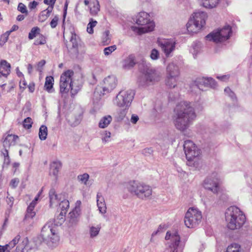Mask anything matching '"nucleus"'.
I'll use <instances>...</instances> for the list:
<instances>
[{
	"label": "nucleus",
	"instance_id": "obj_8",
	"mask_svg": "<svg viewBox=\"0 0 252 252\" xmlns=\"http://www.w3.org/2000/svg\"><path fill=\"white\" fill-rule=\"evenodd\" d=\"M73 71L68 70L63 72L60 77V92L61 93H67L70 89L72 95L75 94L79 89H74V84L72 82L71 77L73 75Z\"/></svg>",
	"mask_w": 252,
	"mask_h": 252
},
{
	"label": "nucleus",
	"instance_id": "obj_63",
	"mask_svg": "<svg viewBox=\"0 0 252 252\" xmlns=\"http://www.w3.org/2000/svg\"><path fill=\"white\" fill-rule=\"evenodd\" d=\"M80 122H81V118H77L76 119L75 121L71 124V126H76L80 124Z\"/></svg>",
	"mask_w": 252,
	"mask_h": 252
},
{
	"label": "nucleus",
	"instance_id": "obj_7",
	"mask_svg": "<svg viewBox=\"0 0 252 252\" xmlns=\"http://www.w3.org/2000/svg\"><path fill=\"white\" fill-rule=\"evenodd\" d=\"M165 239L167 241L165 252H180L183 249L180 244L181 237L177 231H167Z\"/></svg>",
	"mask_w": 252,
	"mask_h": 252
},
{
	"label": "nucleus",
	"instance_id": "obj_27",
	"mask_svg": "<svg viewBox=\"0 0 252 252\" xmlns=\"http://www.w3.org/2000/svg\"><path fill=\"white\" fill-rule=\"evenodd\" d=\"M0 67L4 70L5 72H3L4 77L6 78L10 72L11 66L10 63L5 60H1L0 63Z\"/></svg>",
	"mask_w": 252,
	"mask_h": 252
},
{
	"label": "nucleus",
	"instance_id": "obj_14",
	"mask_svg": "<svg viewBox=\"0 0 252 252\" xmlns=\"http://www.w3.org/2000/svg\"><path fill=\"white\" fill-rule=\"evenodd\" d=\"M219 182L220 178L218 174L216 172H214L204 180L203 187L206 189L211 191L215 194H217L220 189Z\"/></svg>",
	"mask_w": 252,
	"mask_h": 252
},
{
	"label": "nucleus",
	"instance_id": "obj_25",
	"mask_svg": "<svg viewBox=\"0 0 252 252\" xmlns=\"http://www.w3.org/2000/svg\"><path fill=\"white\" fill-rule=\"evenodd\" d=\"M90 13L92 15H96L99 11V4L97 0L91 1L90 5Z\"/></svg>",
	"mask_w": 252,
	"mask_h": 252
},
{
	"label": "nucleus",
	"instance_id": "obj_34",
	"mask_svg": "<svg viewBox=\"0 0 252 252\" xmlns=\"http://www.w3.org/2000/svg\"><path fill=\"white\" fill-rule=\"evenodd\" d=\"M39 137L41 140H44L47 138V127L44 125H42L39 130Z\"/></svg>",
	"mask_w": 252,
	"mask_h": 252
},
{
	"label": "nucleus",
	"instance_id": "obj_20",
	"mask_svg": "<svg viewBox=\"0 0 252 252\" xmlns=\"http://www.w3.org/2000/svg\"><path fill=\"white\" fill-rule=\"evenodd\" d=\"M49 196L50 198V206L52 207L53 205L57 206L58 205L61 200V197L56 193L54 189H51L49 192Z\"/></svg>",
	"mask_w": 252,
	"mask_h": 252
},
{
	"label": "nucleus",
	"instance_id": "obj_33",
	"mask_svg": "<svg viewBox=\"0 0 252 252\" xmlns=\"http://www.w3.org/2000/svg\"><path fill=\"white\" fill-rule=\"evenodd\" d=\"M203 6L206 8H213L216 7L220 0H204Z\"/></svg>",
	"mask_w": 252,
	"mask_h": 252
},
{
	"label": "nucleus",
	"instance_id": "obj_21",
	"mask_svg": "<svg viewBox=\"0 0 252 252\" xmlns=\"http://www.w3.org/2000/svg\"><path fill=\"white\" fill-rule=\"evenodd\" d=\"M18 138V136L16 135L8 134L3 142V145L4 147L9 148L11 146L14 145Z\"/></svg>",
	"mask_w": 252,
	"mask_h": 252
},
{
	"label": "nucleus",
	"instance_id": "obj_54",
	"mask_svg": "<svg viewBox=\"0 0 252 252\" xmlns=\"http://www.w3.org/2000/svg\"><path fill=\"white\" fill-rule=\"evenodd\" d=\"M8 37H7V35H4L3 34L0 36V45L2 46L3 45L8 39Z\"/></svg>",
	"mask_w": 252,
	"mask_h": 252
},
{
	"label": "nucleus",
	"instance_id": "obj_56",
	"mask_svg": "<svg viewBox=\"0 0 252 252\" xmlns=\"http://www.w3.org/2000/svg\"><path fill=\"white\" fill-rule=\"evenodd\" d=\"M7 194L8 195L7 196V200L6 201L7 202V204L10 207H12L13 204L14 198L13 197H12V196L8 197V195H9L8 192H7Z\"/></svg>",
	"mask_w": 252,
	"mask_h": 252
},
{
	"label": "nucleus",
	"instance_id": "obj_42",
	"mask_svg": "<svg viewBox=\"0 0 252 252\" xmlns=\"http://www.w3.org/2000/svg\"><path fill=\"white\" fill-rule=\"evenodd\" d=\"M32 124V121L31 118L27 117L23 121V126L27 129H30Z\"/></svg>",
	"mask_w": 252,
	"mask_h": 252
},
{
	"label": "nucleus",
	"instance_id": "obj_16",
	"mask_svg": "<svg viewBox=\"0 0 252 252\" xmlns=\"http://www.w3.org/2000/svg\"><path fill=\"white\" fill-rule=\"evenodd\" d=\"M117 84V80L115 76H107L103 80L102 92H101V93L104 95L110 93L115 88Z\"/></svg>",
	"mask_w": 252,
	"mask_h": 252
},
{
	"label": "nucleus",
	"instance_id": "obj_15",
	"mask_svg": "<svg viewBox=\"0 0 252 252\" xmlns=\"http://www.w3.org/2000/svg\"><path fill=\"white\" fill-rule=\"evenodd\" d=\"M157 43L166 57L172 56V53L175 49V41L171 39L158 38Z\"/></svg>",
	"mask_w": 252,
	"mask_h": 252
},
{
	"label": "nucleus",
	"instance_id": "obj_9",
	"mask_svg": "<svg viewBox=\"0 0 252 252\" xmlns=\"http://www.w3.org/2000/svg\"><path fill=\"white\" fill-rule=\"evenodd\" d=\"M134 95L135 92L132 90L121 91L116 96L114 103L119 107L128 108Z\"/></svg>",
	"mask_w": 252,
	"mask_h": 252
},
{
	"label": "nucleus",
	"instance_id": "obj_19",
	"mask_svg": "<svg viewBox=\"0 0 252 252\" xmlns=\"http://www.w3.org/2000/svg\"><path fill=\"white\" fill-rule=\"evenodd\" d=\"M61 167L62 164L60 161H54L50 165L49 175L50 176H53L55 177L56 181L58 180V173Z\"/></svg>",
	"mask_w": 252,
	"mask_h": 252
},
{
	"label": "nucleus",
	"instance_id": "obj_11",
	"mask_svg": "<svg viewBox=\"0 0 252 252\" xmlns=\"http://www.w3.org/2000/svg\"><path fill=\"white\" fill-rule=\"evenodd\" d=\"M232 34L231 27L229 25L224 26L216 32H213L206 36L207 40L216 43L221 42L229 39Z\"/></svg>",
	"mask_w": 252,
	"mask_h": 252
},
{
	"label": "nucleus",
	"instance_id": "obj_60",
	"mask_svg": "<svg viewBox=\"0 0 252 252\" xmlns=\"http://www.w3.org/2000/svg\"><path fill=\"white\" fill-rule=\"evenodd\" d=\"M45 63L46 62L44 60H42L38 62L37 64L38 70L40 71V69L39 68H41L45 65Z\"/></svg>",
	"mask_w": 252,
	"mask_h": 252
},
{
	"label": "nucleus",
	"instance_id": "obj_3",
	"mask_svg": "<svg viewBox=\"0 0 252 252\" xmlns=\"http://www.w3.org/2000/svg\"><path fill=\"white\" fill-rule=\"evenodd\" d=\"M227 227L231 230L240 228L245 223V214L238 207L233 206L228 208L225 213Z\"/></svg>",
	"mask_w": 252,
	"mask_h": 252
},
{
	"label": "nucleus",
	"instance_id": "obj_38",
	"mask_svg": "<svg viewBox=\"0 0 252 252\" xmlns=\"http://www.w3.org/2000/svg\"><path fill=\"white\" fill-rule=\"evenodd\" d=\"M56 0H44L43 2L45 4L48 5V7L45 9L47 13H50L52 12L54 6L56 3Z\"/></svg>",
	"mask_w": 252,
	"mask_h": 252
},
{
	"label": "nucleus",
	"instance_id": "obj_44",
	"mask_svg": "<svg viewBox=\"0 0 252 252\" xmlns=\"http://www.w3.org/2000/svg\"><path fill=\"white\" fill-rule=\"evenodd\" d=\"M116 49V46L115 45L111 46L104 48V54L106 56H108L111 54L113 51Z\"/></svg>",
	"mask_w": 252,
	"mask_h": 252
},
{
	"label": "nucleus",
	"instance_id": "obj_48",
	"mask_svg": "<svg viewBox=\"0 0 252 252\" xmlns=\"http://www.w3.org/2000/svg\"><path fill=\"white\" fill-rule=\"evenodd\" d=\"M159 56V52L156 49H153L151 52L150 57L152 60H155L158 59Z\"/></svg>",
	"mask_w": 252,
	"mask_h": 252
},
{
	"label": "nucleus",
	"instance_id": "obj_36",
	"mask_svg": "<svg viewBox=\"0 0 252 252\" xmlns=\"http://www.w3.org/2000/svg\"><path fill=\"white\" fill-rule=\"evenodd\" d=\"M90 176L88 173H84L83 174L79 175L77 176V180L81 184L87 185V182L89 179Z\"/></svg>",
	"mask_w": 252,
	"mask_h": 252
},
{
	"label": "nucleus",
	"instance_id": "obj_51",
	"mask_svg": "<svg viewBox=\"0 0 252 252\" xmlns=\"http://www.w3.org/2000/svg\"><path fill=\"white\" fill-rule=\"evenodd\" d=\"M59 18L57 15H56L50 23V25L52 29L55 28L58 23Z\"/></svg>",
	"mask_w": 252,
	"mask_h": 252
},
{
	"label": "nucleus",
	"instance_id": "obj_12",
	"mask_svg": "<svg viewBox=\"0 0 252 252\" xmlns=\"http://www.w3.org/2000/svg\"><path fill=\"white\" fill-rule=\"evenodd\" d=\"M160 73L154 69L148 68L144 74L139 79V85L146 86L159 80Z\"/></svg>",
	"mask_w": 252,
	"mask_h": 252
},
{
	"label": "nucleus",
	"instance_id": "obj_17",
	"mask_svg": "<svg viewBox=\"0 0 252 252\" xmlns=\"http://www.w3.org/2000/svg\"><path fill=\"white\" fill-rule=\"evenodd\" d=\"M80 215V208L77 206H75L73 210L69 213L68 226L69 228L77 225L79 221Z\"/></svg>",
	"mask_w": 252,
	"mask_h": 252
},
{
	"label": "nucleus",
	"instance_id": "obj_35",
	"mask_svg": "<svg viewBox=\"0 0 252 252\" xmlns=\"http://www.w3.org/2000/svg\"><path fill=\"white\" fill-rule=\"evenodd\" d=\"M71 36L70 39V42L72 43V47L77 51L78 45L79 37L74 33L71 32Z\"/></svg>",
	"mask_w": 252,
	"mask_h": 252
},
{
	"label": "nucleus",
	"instance_id": "obj_43",
	"mask_svg": "<svg viewBox=\"0 0 252 252\" xmlns=\"http://www.w3.org/2000/svg\"><path fill=\"white\" fill-rule=\"evenodd\" d=\"M46 42V38L41 35L38 38L35 40L34 44L35 45H43Z\"/></svg>",
	"mask_w": 252,
	"mask_h": 252
},
{
	"label": "nucleus",
	"instance_id": "obj_45",
	"mask_svg": "<svg viewBox=\"0 0 252 252\" xmlns=\"http://www.w3.org/2000/svg\"><path fill=\"white\" fill-rule=\"evenodd\" d=\"M50 13H47V12L44 10L40 13L39 15V18L41 21H44L50 16Z\"/></svg>",
	"mask_w": 252,
	"mask_h": 252
},
{
	"label": "nucleus",
	"instance_id": "obj_59",
	"mask_svg": "<svg viewBox=\"0 0 252 252\" xmlns=\"http://www.w3.org/2000/svg\"><path fill=\"white\" fill-rule=\"evenodd\" d=\"M111 136V132L109 131H106L105 132V136L102 139L103 141H105V142H107L108 141V138H109Z\"/></svg>",
	"mask_w": 252,
	"mask_h": 252
},
{
	"label": "nucleus",
	"instance_id": "obj_4",
	"mask_svg": "<svg viewBox=\"0 0 252 252\" xmlns=\"http://www.w3.org/2000/svg\"><path fill=\"white\" fill-rule=\"evenodd\" d=\"M149 15L145 12H139L136 16L137 24L142 26L140 27L132 26L131 30L139 35L153 31L155 28L154 23L151 21Z\"/></svg>",
	"mask_w": 252,
	"mask_h": 252
},
{
	"label": "nucleus",
	"instance_id": "obj_24",
	"mask_svg": "<svg viewBox=\"0 0 252 252\" xmlns=\"http://www.w3.org/2000/svg\"><path fill=\"white\" fill-rule=\"evenodd\" d=\"M179 76L171 75L167 74L166 79V85L169 88H175L177 85L178 78Z\"/></svg>",
	"mask_w": 252,
	"mask_h": 252
},
{
	"label": "nucleus",
	"instance_id": "obj_64",
	"mask_svg": "<svg viewBox=\"0 0 252 252\" xmlns=\"http://www.w3.org/2000/svg\"><path fill=\"white\" fill-rule=\"evenodd\" d=\"M16 73L19 77H24L23 74L19 70V67H17L16 69Z\"/></svg>",
	"mask_w": 252,
	"mask_h": 252
},
{
	"label": "nucleus",
	"instance_id": "obj_61",
	"mask_svg": "<svg viewBox=\"0 0 252 252\" xmlns=\"http://www.w3.org/2000/svg\"><path fill=\"white\" fill-rule=\"evenodd\" d=\"M28 88L30 92H33L34 91V84L33 83H30V84L28 85Z\"/></svg>",
	"mask_w": 252,
	"mask_h": 252
},
{
	"label": "nucleus",
	"instance_id": "obj_49",
	"mask_svg": "<svg viewBox=\"0 0 252 252\" xmlns=\"http://www.w3.org/2000/svg\"><path fill=\"white\" fill-rule=\"evenodd\" d=\"M224 93L227 94L232 99H236V96L234 92H233L229 88L226 87L224 89Z\"/></svg>",
	"mask_w": 252,
	"mask_h": 252
},
{
	"label": "nucleus",
	"instance_id": "obj_10",
	"mask_svg": "<svg viewBox=\"0 0 252 252\" xmlns=\"http://www.w3.org/2000/svg\"><path fill=\"white\" fill-rule=\"evenodd\" d=\"M202 219V213L197 208H189L185 214L184 222L188 228H194L197 226Z\"/></svg>",
	"mask_w": 252,
	"mask_h": 252
},
{
	"label": "nucleus",
	"instance_id": "obj_41",
	"mask_svg": "<svg viewBox=\"0 0 252 252\" xmlns=\"http://www.w3.org/2000/svg\"><path fill=\"white\" fill-rule=\"evenodd\" d=\"M100 231V227L92 226L90 229V234L91 238L96 236Z\"/></svg>",
	"mask_w": 252,
	"mask_h": 252
},
{
	"label": "nucleus",
	"instance_id": "obj_22",
	"mask_svg": "<svg viewBox=\"0 0 252 252\" xmlns=\"http://www.w3.org/2000/svg\"><path fill=\"white\" fill-rule=\"evenodd\" d=\"M96 198L97 205L99 212L101 214H105L106 212V206L103 197L100 194L97 193Z\"/></svg>",
	"mask_w": 252,
	"mask_h": 252
},
{
	"label": "nucleus",
	"instance_id": "obj_2",
	"mask_svg": "<svg viewBox=\"0 0 252 252\" xmlns=\"http://www.w3.org/2000/svg\"><path fill=\"white\" fill-rule=\"evenodd\" d=\"M65 214L64 212L60 213L55 219V224L52 221H48L42 227L38 240L43 242L49 247H55L59 241V237L56 232L55 225L62 224L65 220Z\"/></svg>",
	"mask_w": 252,
	"mask_h": 252
},
{
	"label": "nucleus",
	"instance_id": "obj_55",
	"mask_svg": "<svg viewBox=\"0 0 252 252\" xmlns=\"http://www.w3.org/2000/svg\"><path fill=\"white\" fill-rule=\"evenodd\" d=\"M139 120V117L137 115L135 114H132L131 115V117L130 119V122L133 124H135Z\"/></svg>",
	"mask_w": 252,
	"mask_h": 252
},
{
	"label": "nucleus",
	"instance_id": "obj_37",
	"mask_svg": "<svg viewBox=\"0 0 252 252\" xmlns=\"http://www.w3.org/2000/svg\"><path fill=\"white\" fill-rule=\"evenodd\" d=\"M97 22L95 20H94L93 18L90 19V22L87 25V31L90 34L94 33L93 28L96 25Z\"/></svg>",
	"mask_w": 252,
	"mask_h": 252
},
{
	"label": "nucleus",
	"instance_id": "obj_47",
	"mask_svg": "<svg viewBox=\"0 0 252 252\" xmlns=\"http://www.w3.org/2000/svg\"><path fill=\"white\" fill-rule=\"evenodd\" d=\"M18 11L21 12L23 14H28V10L26 5L23 3H19L17 7Z\"/></svg>",
	"mask_w": 252,
	"mask_h": 252
},
{
	"label": "nucleus",
	"instance_id": "obj_31",
	"mask_svg": "<svg viewBox=\"0 0 252 252\" xmlns=\"http://www.w3.org/2000/svg\"><path fill=\"white\" fill-rule=\"evenodd\" d=\"M191 52L195 58L197 54L200 51L202 47V43L200 41L194 42L192 45Z\"/></svg>",
	"mask_w": 252,
	"mask_h": 252
},
{
	"label": "nucleus",
	"instance_id": "obj_50",
	"mask_svg": "<svg viewBox=\"0 0 252 252\" xmlns=\"http://www.w3.org/2000/svg\"><path fill=\"white\" fill-rule=\"evenodd\" d=\"M127 109H128V108H125L124 109L120 111V112L118 114V118L119 120L122 121L124 119V118L125 117V116H126V115L127 114Z\"/></svg>",
	"mask_w": 252,
	"mask_h": 252
},
{
	"label": "nucleus",
	"instance_id": "obj_5",
	"mask_svg": "<svg viewBox=\"0 0 252 252\" xmlns=\"http://www.w3.org/2000/svg\"><path fill=\"white\" fill-rule=\"evenodd\" d=\"M126 189L132 194L142 199H146L152 195V189L147 185L137 181H131L126 184Z\"/></svg>",
	"mask_w": 252,
	"mask_h": 252
},
{
	"label": "nucleus",
	"instance_id": "obj_58",
	"mask_svg": "<svg viewBox=\"0 0 252 252\" xmlns=\"http://www.w3.org/2000/svg\"><path fill=\"white\" fill-rule=\"evenodd\" d=\"M67 3H66L65 4V5H64V11H63V28L64 27V21H65V17H66V10H67Z\"/></svg>",
	"mask_w": 252,
	"mask_h": 252
},
{
	"label": "nucleus",
	"instance_id": "obj_46",
	"mask_svg": "<svg viewBox=\"0 0 252 252\" xmlns=\"http://www.w3.org/2000/svg\"><path fill=\"white\" fill-rule=\"evenodd\" d=\"M110 41V38L109 37V31H106L103 33L102 37V42L106 44H109Z\"/></svg>",
	"mask_w": 252,
	"mask_h": 252
},
{
	"label": "nucleus",
	"instance_id": "obj_30",
	"mask_svg": "<svg viewBox=\"0 0 252 252\" xmlns=\"http://www.w3.org/2000/svg\"><path fill=\"white\" fill-rule=\"evenodd\" d=\"M21 236L19 234H18L11 241H10L8 244L4 245L5 249L7 252H10V251L14 248L15 245L18 244V242L20 239Z\"/></svg>",
	"mask_w": 252,
	"mask_h": 252
},
{
	"label": "nucleus",
	"instance_id": "obj_6",
	"mask_svg": "<svg viewBox=\"0 0 252 252\" xmlns=\"http://www.w3.org/2000/svg\"><path fill=\"white\" fill-rule=\"evenodd\" d=\"M207 17L205 12L199 11L194 12L192 18H190L187 24L188 31L191 33L197 32L205 25Z\"/></svg>",
	"mask_w": 252,
	"mask_h": 252
},
{
	"label": "nucleus",
	"instance_id": "obj_53",
	"mask_svg": "<svg viewBox=\"0 0 252 252\" xmlns=\"http://www.w3.org/2000/svg\"><path fill=\"white\" fill-rule=\"evenodd\" d=\"M19 183V180L18 178H14L11 180L10 186L13 189L16 188Z\"/></svg>",
	"mask_w": 252,
	"mask_h": 252
},
{
	"label": "nucleus",
	"instance_id": "obj_57",
	"mask_svg": "<svg viewBox=\"0 0 252 252\" xmlns=\"http://www.w3.org/2000/svg\"><path fill=\"white\" fill-rule=\"evenodd\" d=\"M38 4V3L37 1H33L29 3V7L30 9H33L37 6Z\"/></svg>",
	"mask_w": 252,
	"mask_h": 252
},
{
	"label": "nucleus",
	"instance_id": "obj_23",
	"mask_svg": "<svg viewBox=\"0 0 252 252\" xmlns=\"http://www.w3.org/2000/svg\"><path fill=\"white\" fill-rule=\"evenodd\" d=\"M167 74L179 76L180 71L177 65L173 63H170L166 68Z\"/></svg>",
	"mask_w": 252,
	"mask_h": 252
},
{
	"label": "nucleus",
	"instance_id": "obj_40",
	"mask_svg": "<svg viewBox=\"0 0 252 252\" xmlns=\"http://www.w3.org/2000/svg\"><path fill=\"white\" fill-rule=\"evenodd\" d=\"M34 208H32L29 206L27 209V213L25 215V219H32L35 215V212L33 211Z\"/></svg>",
	"mask_w": 252,
	"mask_h": 252
},
{
	"label": "nucleus",
	"instance_id": "obj_29",
	"mask_svg": "<svg viewBox=\"0 0 252 252\" xmlns=\"http://www.w3.org/2000/svg\"><path fill=\"white\" fill-rule=\"evenodd\" d=\"M135 64V62L134 56L130 55L125 60L123 66L124 68L129 69L132 67Z\"/></svg>",
	"mask_w": 252,
	"mask_h": 252
},
{
	"label": "nucleus",
	"instance_id": "obj_1",
	"mask_svg": "<svg viewBox=\"0 0 252 252\" xmlns=\"http://www.w3.org/2000/svg\"><path fill=\"white\" fill-rule=\"evenodd\" d=\"M176 118L174 121L176 128L181 131L186 130L195 119L196 115L189 102H181L175 109Z\"/></svg>",
	"mask_w": 252,
	"mask_h": 252
},
{
	"label": "nucleus",
	"instance_id": "obj_52",
	"mask_svg": "<svg viewBox=\"0 0 252 252\" xmlns=\"http://www.w3.org/2000/svg\"><path fill=\"white\" fill-rule=\"evenodd\" d=\"M153 150L152 148H147L142 150L141 153L145 156H149L152 154Z\"/></svg>",
	"mask_w": 252,
	"mask_h": 252
},
{
	"label": "nucleus",
	"instance_id": "obj_28",
	"mask_svg": "<svg viewBox=\"0 0 252 252\" xmlns=\"http://www.w3.org/2000/svg\"><path fill=\"white\" fill-rule=\"evenodd\" d=\"M53 81L54 78L52 76H47L46 78L45 83L44 85V89L46 91H47L48 93L53 92Z\"/></svg>",
	"mask_w": 252,
	"mask_h": 252
},
{
	"label": "nucleus",
	"instance_id": "obj_62",
	"mask_svg": "<svg viewBox=\"0 0 252 252\" xmlns=\"http://www.w3.org/2000/svg\"><path fill=\"white\" fill-rule=\"evenodd\" d=\"M217 78L221 81H225L229 78V76L228 75H222L220 76H217Z\"/></svg>",
	"mask_w": 252,
	"mask_h": 252
},
{
	"label": "nucleus",
	"instance_id": "obj_39",
	"mask_svg": "<svg viewBox=\"0 0 252 252\" xmlns=\"http://www.w3.org/2000/svg\"><path fill=\"white\" fill-rule=\"evenodd\" d=\"M40 29L37 27H33L32 29L31 32L29 33L28 37L30 39H32L36 35L39 33Z\"/></svg>",
	"mask_w": 252,
	"mask_h": 252
},
{
	"label": "nucleus",
	"instance_id": "obj_32",
	"mask_svg": "<svg viewBox=\"0 0 252 252\" xmlns=\"http://www.w3.org/2000/svg\"><path fill=\"white\" fill-rule=\"evenodd\" d=\"M59 208L61 211L64 212L65 214L66 213L67 210L69 207V202L68 200L63 199L59 203Z\"/></svg>",
	"mask_w": 252,
	"mask_h": 252
},
{
	"label": "nucleus",
	"instance_id": "obj_26",
	"mask_svg": "<svg viewBox=\"0 0 252 252\" xmlns=\"http://www.w3.org/2000/svg\"><path fill=\"white\" fill-rule=\"evenodd\" d=\"M112 121V118L110 115L103 117L99 121L98 126L101 128H104L108 126Z\"/></svg>",
	"mask_w": 252,
	"mask_h": 252
},
{
	"label": "nucleus",
	"instance_id": "obj_18",
	"mask_svg": "<svg viewBox=\"0 0 252 252\" xmlns=\"http://www.w3.org/2000/svg\"><path fill=\"white\" fill-rule=\"evenodd\" d=\"M195 85L201 90H203V86L215 88L216 86V82L214 79L212 78H197L195 81Z\"/></svg>",
	"mask_w": 252,
	"mask_h": 252
},
{
	"label": "nucleus",
	"instance_id": "obj_13",
	"mask_svg": "<svg viewBox=\"0 0 252 252\" xmlns=\"http://www.w3.org/2000/svg\"><path fill=\"white\" fill-rule=\"evenodd\" d=\"M184 150L189 162L193 161L200 154V150L192 141L189 140H186L184 142Z\"/></svg>",
	"mask_w": 252,
	"mask_h": 252
}]
</instances>
